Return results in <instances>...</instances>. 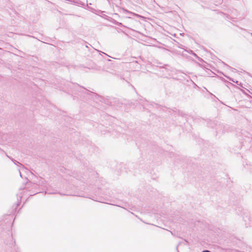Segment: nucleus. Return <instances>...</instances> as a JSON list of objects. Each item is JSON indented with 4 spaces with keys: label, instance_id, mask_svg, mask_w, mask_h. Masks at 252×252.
<instances>
[{
    "label": "nucleus",
    "instance_id": "obj_1",
    "mask_svg": "<svg viewBox=\"0 0 252 252\" xmlns=\"http://www.w3.org/2000/svg\"><path fill=\"white\" fill-rule=\"evenodd\" d=\"M38 185L41 187H43L44 188L46 189L48 188V184L47 182L43 178H40L38 182Z\"/></svg>",
    "mask_w": 252,
    "mask_h": 252
},
{
    "label": "nucleus",
    "instance_id": "obj_2",
    "mask_svg": "<svg viewBox=\"0 0 252 252\" xmlns=\"http://www.w3.org/2000/svg\"><path fill=\"white\" fill-rule=\"evenodd\" d=\"M243 220L246 222V224L247 225V226H251L252 225V224L251 222V220H250V217L248 213H246V216L243 217Z\"/></svg>",
    "mask_w": 252,
    "mask_h": 252
},
{
    "label": "nucleus",
    "instance_id": "obj_3",
    "mask_svg": "<svg viewBox=\"0 0 252 252\" xmlns=\"http://www.w3.org/2000/svg\"><path fill=\"white\" fill-rule=\"evenodd\" d=\"M6 157L9 158L15 164L19 163V164L21 165L19 162L17 161L16 160H14L12 158L9 157L7 155H6Z\"/></svg>",
    "mask_w": 252,
    "mask_h": 252
},
{
    "label": "nucleus",
    "instance_id": "obj_4",
    "mask_svg": "<svg viewBox=\"0 0 252 252\" xmlns=\"http://www.w3.org/2000/svg\"><path fill=\"white\" fill-rule=\"evenodd\" d=\"M227 78L228 79H229L230 80H231V81H233V82H235V81H234L232 79H231V78L228 77H227Z\"/></svg>",
    "mask_w": 252,
    "mask_h": 252
},
{
    "label": "nucleus",
    "instance_id": "obj_5",
    "mask_svg": "<svg viewBox=\"0 0 252 252\" xmlns=\"http://www.w3.org/2000/svg\"><path fill=\"white\" fill-rule=\"evenodd\" d=\"M202 252H211L209 250H203Z\"/></svg>",
    "mask_w": 252,
    "mask_h": 252
},
{
    "label": "nucleus",
    "instance_id": "obj_6",
    "mask_svg": "<svg viewBox=\"0 0 252 252\" xmlns=\"http://www.w3.org/2000/svg\"><path fill=\"white\" fill-rule=\"evenodd\" d=\"M18 170H19V172L20 175V176L22 177V175H21V172H20V169H18Z\"/></svg>",
    "mask_w": 252,
    "mask_h": 252
},
{
    "label": "nucleus",
    "instance_id": "obj_7",
    "mask_svg": "<svg viewBox=\"0 0 252 252\" xmlns=\"http://www.w3.org/2000/svg\"><path fill=\"white\" fill-rule=\"evenodd\" d=\"M16 252H21V251L19 250H16Z\"/></svg>",
    "mask_w": 252,
    "mask_h": 252
}]
</instances>
